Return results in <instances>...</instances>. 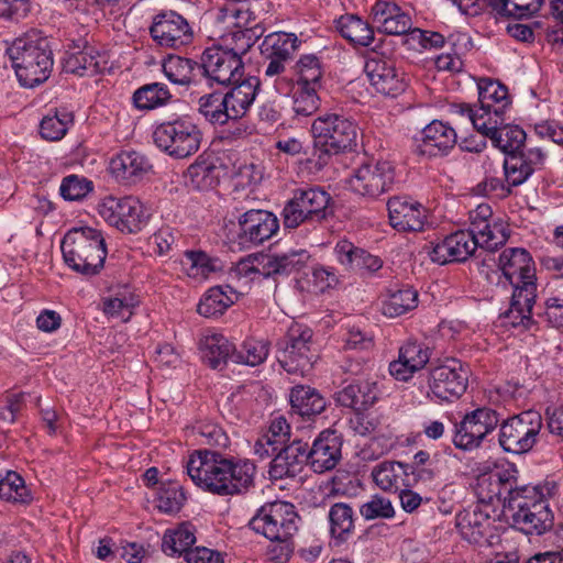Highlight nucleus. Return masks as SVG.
Returning <instances> with one entry per match:
<instances>
[{"mask_svg": "<svg viewBox=\"0 0 563 563\" xmlns=\"http://www.w3.org/2000/svg\"><path fill=\"white\" fill-rule=\"evenodd\" d=\"M172 99L168 87L162 82L146 84L136 89L132 96L133 104L139 110H154L166 106Z\"/></svg>", "mask_w": 563, "mask_h": 563, "instance_id": "nucleus-41", "label": "nucleus"}, {"mask_svg": "<svg viewBox=\"0 0 563 563\" xmlns=\"http://www.w3.org/2000/svg\"><path fill=\"white\" fill-rule=\"evenodd\" d=\"M184 467L198 487L222 497L246 494L255 485L256 466L253 462L225 457L214 451L192 452Z\"/></svg>", "mask_w": 563, "mask_h": 563, "instance_id": "nucleus-1", "label": "nucleus"}, {"mask_svg": "<svg viewBox=\"0 0 563 563\" xmlns=\"http://www.w3.org/2000/svg\"><path fill=\"white\" fill-rule=\"evenodd\" d=\"M477 249L484 250L479 239L470 230H460L438 243L430 256L433 262L441 265L450 262H464L474 255Z\"/></svg>", "mask_w": 563, "mask_h": 563, "instance_id": "nucleus-22", "label": "nucleus"}, {"mask_svg": "<svg viewBox=\"0 0 563 563\" xmlns=\"http://www.w3.org/2000/svg\"><path fill=\"white\" fill-rule=\"evenodd\" d=\"M341 438L335 431H322L309 445L306 442L308 466L318 474L333 470L341 459Z\"/></svg>", "mask_w": 563, "mask_h": 563, "instance_id": "nucleus-23", "label": "nucleus"}, {"mask_svg": "<svg viewBox=\"0 0 563 563\" xmlns=\"http://www.w3.org/2000/svg\"><path fill=\"white\" fill-rule=\"evenodd\" d=\"M377 400V388L374 383H352L335 394V401L343 407L355 411L369 408Z\"/></svg>", "mask_w": 563, "mask_h": 563, "instance_id": "nucleus-32", "label": "nucleus"}, {"mask_svg": "<svg viewBox=\"0 0 563 563\" xmlns=\"http://www.w3.org/2000/svg\"><path fill=\"white\" fill-rule=\"evenodd\" d=\"M332 198L319 186H303L292 190L291 198L283 209V221L287 229H296L301 224H319L331 213Z\"/></svg>", "mask_w": 563, "mask_h": 563, "instance_id": "nucleus-5", "label": "nucleus"}, {"mask_svg": "<svg viewBox=\"0 0 563 563\" xmlns=\"http://www.w3.org/2000/svg\"><path fill=\"white\" fill-rule=\"evenodd\" d=\"M150 33L162 47L180 48L191 43L194 32L187 20L176 11H162L153 18Z\"/></svg>", "mask_w": 563, "mask_h": 563, "instance_id": "nucleus-17", "label": "nucleus"}, {"mask_svg": "<svg viewBox=\"0 0 563 563\" xmlns=\"http://www.w3.org/2000/svg\"><path fill=\"white\" fill-rule=\"evenodd\" d=\"M310 260L307 250H291L283 254H268L262 257L258 266H254L250 261H240L234 269L236 275L245 277L251 274H258L264 278H277L298 273L305 268Z\"/></svg>", "mask_w": 563, "mask_h": 563, "instance_id": "nucleus-15", "label": "nucleus"}, {"mask_svg": "<svg viewBox=\"0 0 563 563\" xmlns=\"http://www.w3.org/2000/svg\"><path fill=\"white\" fill-rule=\"evenodd\" d=\"M542 428L543 419L540 412L522 411L500 423L499 444L509 453H528L538 442Z\"/></svg>", "mask_w": 563, "mask_h": 563, "instance_id": "nucleus-8", "label": "nucleus"}, {"mask_svg": "<svg viewBox=\"0 0 563 563\" xmlns=\"http://www.w3.org/2000/svg\"><path fill=\"white\" fill-rule=\"evenodd\" d=\"M200 76L209 87L214 85L229 87L244 78L245 67L236 53L223 47H208L200 57Z\"/></svg>", "mask_w": 563, "mask_h": 563, "instance_id": "nucleus-11", "label": "nucleus"}, {"mask_svg": "<svg viewBox=\"0 0 563 563\" xmlns=\"http://www.w3.org/2000/svg\"><path fill=\"white\" fill-rule=\"evenodd\" d=\"M364 70L374 89L384 96L395 98L406 90L404 74L390 58L374 55L366 60Z\"/></svg>", "mask_w": 563, "mask_h": 563, "instance_id": "nucleus-20", "label": "nucleus"}, {"mask_svg": "<svg viewBox=\"0 0 563 563\" xmlns=\"http://www.w3.org/2000/svg\"><path fill=\"white\" fill-rule=\"evenodd\" d=\"M267 355L268 344L265 341L247 339L241 344L239 350L235 347L233 362L256 366L262 364L267 358Z\"/></svg>", "mask_w": 563, "mask_h": 563, "instance_id": "nucleus-53", "label": "nucleus"}, {"mask_svg": "<svg viewBox=\"0 0 563 563\" xmlns=\"http://www.w3.org/2000/svg\"><path fill=\"white\" fill-rule=\"evenodd\" d=\"M201 357L210 367L218 368L228 360L233 362L235 345L224 335L214 333L205 336L200 343Z\"/></svg>", "mask_w": 563, "mask_h": 563, "instance_id": "nucleus-38", "label": "nucleus"}, {"mask_svg": "<svg viewBox=\"0 0 563 563\" xmlns=\"http://www.w3.org/2000/svg\"><path fill=\"white\" fill-rule=\"evenodd\" d=\"M360 514L365 520L390 519L395 516V509L388 498L376 494L360 507Z\"/></svg>", "mask_w": 563, "mask_h": 563, "instance_id": "nucleus-59", "label": "nucleus"}, {"mask_svg": "<svg viewBox=\"0 0 563 563\" xmlns=\"http://www.w3.org/2000/svg\"><path fill=\"white\" fill-rule=\"evenodd\" d=\"M198 112L212 124L223 125L230 121L222 91H213L199 97Z\"/></svg>", "mask_w": 563, "mask_h": 563, "instance_id": "nucleus-46", "label": "nucleus"}, {"mask_svg": "<svg viewBox=\"0 0 563 563\" xmlns=\"http://www.w3.org/2000/svg\"><path fill=\"white\" fill-rule=\"evenodd\" d=\"M542 4L543 0H507L509 12H506V18H530L539 12Z\"/></svg>", "mask_w": 563, "mask_h": 563, "instance_id": "nucleus-63", "label": "nucleus"}, {"mask_svg": "<svg viewBox=\"0 0 563 563\" xmlns=\"http://www.w3.org/2000/svg\"><path fill=\"white\" fill-rule=\"evenodd\" d=\"M470 368L457 358H446L429 373L430 394L441 401L459 399L466 390Z\"/></svg>", "mask_w": 563, "mask_h": 563, "instance_id": "nucleus-14", "label": "nucleus"}, {"mask_svg": "<svg viewBox=\"0 0 563 563\" xmlns=\"http://www.w3.org/2000/svg\"><path fill=\"white\" fill-rule=\"evenodd\" d=\"M271 544L266 548V559L273 563H287L292 554L294 545L291 539H269Z\"/></svg>", "mask_w": 563, "mask_h": 563, "instance_id": "nucleus-62", "label": "nucleus"}, {"mask_svg": "<svg viewBox=\"0 0 563 563\" xmlns=\"http://www.w3.org/2000/svg\"><path fill=\"white\" fill-rule=\"evenodd\" d=\"M93 189L92 183L85 177L69 175L65 177L59 187L65 200L75 201L85 198Z\"/></svg>", "mask_w": 563, "mask_h": 563, "instance_id": "nucleus-61", "label": "nucleus"}, {"mask_svg": "<svg viewBox=\"0 0 563 563\" xmlns=\"http://www.w3.org/2000/svg\"><path fill=\"white\" fill-rule=\"evenodd\" d=\"M186 499V494L177 482L163 483L157 494V508L165 514H176Z\"/></svg>", "mask_w": 563, "mask_h": 563, "instance_id": "nucleus-52", "label": "nucleus"}, {"mask_svg": "<svg viewBox=\"0 0 563 563\" xmlns=\"http://www.w3.org/2000/svg\"><path fill=\"white\" fill-rule=\"evenodd\" d=\"M306 442L295 439L273 457L269 464L268 474L274 481L295 477L308 465Z\"/></svg>", "mask_w": 563, "mask_h": 563, "instance_id": "nucleus-26", "label": "nucleus"}, {"mask_svg": "<svg viewBox=\"0 0 563 563\" xmlns=\"http://www.w3.org/2000/svg\"><path fill=\"white\" fill-rule=\"evenodd\" d=\"M0 497L14 503H27L31 497L24 479L13 471H9L4 478L0 479Z\"/></svg>", "mask_w": 563, "mask_h": 563, "instance_id": "nucleus-56", "label": "nucleus"}, {"mask_svg": "<svg viewBox=\"0 0 563 563\" xmlns=\"http://www.w3.org/2000/svg\"><path fill=\"white\" fill-rule=\"evenodd\" d=\"M499 268L515 289H537L536 267L530 253L521 247H509L499 255Z\"/></svg>", "mask_w": 563, "mask_h": 563, "instance_id": "nucleus-21", "label": "nucleus"}, {"mask_svg": "<svg viewBox=\"0 0 563 563\" xmlns=\"http://www.w3.org/2000/svg\"><path fill=\"white\" fill-rule=\"evenodd\" d=\"M73 123V114L67 111L56 112L54 115H46L40 124V133L47 141H59L63 139Z\"/></svg>", "mask_w": 563, "mask_h": 563, "instance_id": "nucleus-54", "label": "nucleus"}, {"mask_svg": "<svg viewBox=\"0 0 563 563\" xmlns=\"http://www.w3.org/2000/svg\"><path fill=\"white\" fill-rule=\"evenodd\" d=\"M187 275L195 279L208 278L211 273L222 269V262L202 251H187L181 260Z\"/></svg>", "mask_w": 563, "mask_h": 563, "instance_id": "nucleus-42", "label": "nucleus"}, {"mask_svg": "<svg viewBox=\"0 0 563 563\" xmlns=\"http://www.w3.org/2000/svg\"><path fill=\"white\" fill-rule=\"evenodd\" d=\"M357 124L339 113H324L311 125L314 147L332 155L352 150L356 145Z\"/></svg>", "mask_w": 563, "mask_h": 563, "instance_id": "nucleus-7", "label": "nucleus"}, {"mask_svg": "<svg viewBox=\"0 0 563 563\" xmlns=\"http://www.w3.org/2000/svg\"><path fill=\"white\" fill-rule=\"evenodd\" d=\"M335 24L340 34L354 45L368 46L374 40L373 29L357 15L344 14Z\"/></svg>", "mask_w": 563, "mask_h": 563, "instance_id": "nucleus-40", "label": "nucleus"}, {"mask_svg": "<svg viewBox=\"0 0 563 563\" xmlns=\"http://www.w3.org/2000/svg\"><path fill=\"white\" fill-rule=\"evenodd\" d=\"M494 519L479 506L465 509L456 516V527L461 536L471 543L489 544L493 537Z\"/></svg>", "mask_w": 563, "mask_h": 563, "instance_id": "nucleus-30", "label": "nucleus"}, {"mask_svg": "<svg viewBox=\"0 0 563 563\" xmlns=\"http://www.w3.org/2000/svg\"><path fill=\"white\" fill-rule=\"evenodd\" d=\"M60 249L66 265L84 276L98 274L107 256L101 231L90 227L69 230L62 241Z\"/></svg>", "mask_w": 563, "mask_h": 563, "instance_id": "nucleus-4", "label": "nucleus"}, {"mask_svg": "<svg viewBox=\"0 0 563 563\" xmlns=\"http://www.w3.org/2000/svg\"><path fill=\"white\" fill-rule=\"evenodd\" d=\"M418 305V292L411 287L390 290L383 301L382 312L389 318H396L415 309Z\"/></svg>", "mask_w": 563, "mask_h": 563, "instance_id": "nucleus-44", "label": "nucleus"}, {"mask_svg": "<svg viewBox=\"0 0 563 563\" xmlns=\"http://www.w3.org/2000/svg\"><path fill=\"white\" fill-rule=\"evenodd\" d=\"M299 45L295 33L273 32L264 37L261 53L264 58L290 59Z\"/></svg>", "mask_w": 563, "mask_h": 563, "instance_id": "nucleus-39", "label": "nucleus"}, {"mask_svg": "<svg viewBox=\"0 0 563 563\" xmlns=\"http://www.w3.org/2000/svg\"><path fill=\"white\" fill-rule=\"evenodd\" d=\"M362 249L356 247L352 242L347 240H341L334 247V253L339 263L345 266L350 271H354L356 267V261H358V253Z\"/></svg>", "mask_w": 563, "mask_h": 563, "instance_id": "nucleus-64", "label": "nucleus"}, {"mask_svg": "<svg viewBox=\"0 0 563 563\" xmlns=\"http://www.w3.org/2000/svg\"><path fill=\"white\" fill-rule=\"evenodd\" d=\"M498 424L499 415L496 410L489 407L477 408L467 412L460 422L454 424L452 442L459 450H475Z\"/></svg>", "mask_w": 563, "mask_h": 563, "instance_id": "nucleus-13", "label": "nucleus"}, {"mask_svg": "<svg viewBox=\"0 0 563 563\" xmlns=\"http://www.w3.org/2000/svg\"><path fill=\"white\" fill-rule=\"evenodd\" d=\"M395 177V166L391 162H369L353 172L350 177V186L355 194L376 199L393 189Z\"/></svg>", "mask_w": 563, "mask_h": 563, "instance_id": "nucleus-16", "label": "nucleus"}, {"mask_svg": "<svg viewBox=\"0 0 563 563\" xmlns=\"http://www.w3.org/2000/svg\"><path fill=\"white\" fill-rule=\"evenodd\" d=\"M98 57L99 55H95L92 48L66 52L62 60L63 71L78 76L95 75L101 70Z\"/></svg>", "mask_w": 563, "mask_h": 563, "instance_id": "nucleus-43", "label": "nucleus"}, {"mask_svg": "<svg viewBox=\"0 0 563 563\" xmlns=\"http://www.w3.org/2000/svg\"><path fill=\"white\" fill-rule=\"evenodd\" d=\"M526 132L518 125L503 124L492 139L494 146L510 155L523 151Z\"/></svg>", "mask_w": 563, "mask_h": 563, "instance_id": "nucleus-51", "label": "nucleus"}, {"mask_svg": "<svg viewBox=\"0 0 563 563\" xmlns=\"http://www.w3.org/2000/svg\"><path fill=\"white\" fill-rule=\"evenodd\" d=\"M296 85L312 86L321 88L323 66L316 54L301 55L294 66Z\"/></svg>", "mask_w": 563, "mask_h": 563, "instance_id": "nucleus-45", "label": "nucleus"}, {"mask_svg": "<svg viewBox=\"0 0 563 563\" xmlns=\"http://www.w3.org/2000/svg\"><path fill=\"white\" fill-rule=\"evenodd\" d=\"M155 145L175 158L196 154L202 142V132L189 117H179L158 124L153 132Z\"/></svg>", "mask_w": 563, "mask_h": 563, "instance_id": "nucleus-6", "label": "nucleus"}, {"mask_svg": "<svg viewBox=\"0 0 563 563\" xmlns=\"http://www.w3.org/2000/svg\"><path fill=\"white\" fill-rule=\"evenodd\" d=\"M152 170L148 158L134 150H122L109 162V172L123 185H135Z\"/></svg>", "mask_w": 563, "mask_h": 563, "instance_id": "nucleus-25", "label": "nucleus"}, {"mask_svg": "<svg viewBox=\"0 0 563 563\" xmlns=\"http://www.w3.org/2000/svg\"><path fill=\"white\" fill-rule=\"evenodd\" d=\"M515 289L509 310L505 313L507 322L514 327L530 329L533 323L531 313L536 299V288Z\"/></svg>", "mask_w": 563, "mask_h": 563, "instance_id": "nucleus-33", "label": "nucleus"}, {"mask_svg": "<svg viewBox=\"0 0 563 563\" xmlns=\"http://www.w3.org/2000/svg\"><path fill=\"white\" fill-rule=\"evenodd\" d=\"M139 305V299L131 292L121 297H109L103 300V312L112 318H120L126 322L133 314V309Z\"/></svg>", "mask_w": 563, "mask_h": 563, "instance_id": "nucleus-57", "label": "nucleus"}, {"mask_svg": "<svg viewBox=\"0 0 563 563\" xmlns=\"http://www.w3.org/2000/svg\"><path fill=\"white\" fill-rule=\"evenodd\" d=\"M319 87L296 85L292 96V110L296 115L309 117L319 109Z\"/></svg>", "mask_w": 563, "mask_h": 563, "instance_id": "nucleus-55", "label": "nucleus"}, {"mask_svg": "<svg viewBox=\"0 0 563 563\" xmlns=\"http://www.w3.org/2000/svg\"><path fill=\"white\" fill-rule=\"evenodd\" d=\"M478 101L486 109L494 110L500 106L503 112L510 106L507 87L489 78L481 79L478 82Z\"/></svg>", "mask_w": 563, "mask_h": 563, "instance_id": "nucleus-47", "label": "nucleus"}, {"mask_svg": "<svg viewBox=\"0 0 563 563\" xmlns=\"http://www.w3.org/2000/svg\"><path fill=\"white\" fill-rule=\"evenodd\" d=\"M503 514L515 529L528 536H540L553 525V512L539 486H520Z\"/></svg>", "mask_w": 563, "mask_h": 563, "instance_id": "nucleus-3", "label": "nucleus"}, {"mask_svg": "<svg viewBox=\"0 0 563 563\" xmlns=\"http://www.w3.org/2000/svg\"><path fill=\"white\" fill-rule=\"evenodd\" d=\"M200 62L179 55H168L163 62V71L167 79L179 86L189 87L200 75Z\"/></svg>", "mask_w": 563, "mask_h": 563, "instance_id": "nucleus-37", "label": "nucleus"}, {"mask_svg": "<svg viewBox=\"0 0 563 563\" xmlns=\"http://www.w3.org/2000/svg\"><path fill=\"white\" fill-rule=\"evenodd\" d=\"M98 211L104 221L126 234L140 232L148 221L146 209L133 196H108L99 203Z\"/></svg>", "mask_w": 563, "mask_h": 563, "instance_id": "nucleus-12", "label": "nucleus"}, {"mask_svg": "<svg viewBox=\"0 0 563 563\" xmlns=\"http://www.w3.org/2000/svg\"><path fill=\"white\" fill-rule=\"evenodd\" d=\"M260 89V79L254 76L244 77L229 86L223 92L230 121H239L250 111Z\"/></svg>", "mask_w": 563, "mask_h": 563, "instance_id": "nucleus-29", "label": "nucleus"}, {"mask_svg": "<svg viewBox=\"0 0 563 563\" xmlns=\"http://www.w3.org/2000/svg\"><path fill=\"white\" fill-rule=\"evenodd\" d=\"M239 298V294L229 285L211 287L200 299L197 311L206 318L218 317L231 307Z\"/></svg>", "mask_w": 563, "mask_h": 563, "instance_id": "nucleus-34", "label": "nucleus"}, {"mask_svg": "<svg viewBox=\"0 0 563 563\" xmlns=\"http://www.w3.org/2000/svg\"><path fill=\"white\" fill-rule=\"evenodd\" d=\"M19 82L33 88L46 81L52 73L54 59L48 40L37 30H30L16 37L8 47Z\"/></svg>", "mask_w": 563, "mask_h": 563, "instance_id": "nucleus-2", "label": "nucleus"}, {"mask_svg": "<svg viewBox=\"0 0 563 563\" xmlns=\"http://www.w3.org/2000/svg\"><path fill=\"white\" fill-rule=\"evenodd\" d=\"M311 339L309 328L295 323L278 340L277 360L287 373L305 376L311 371L314 357L310 349Z\"/></svg>", "mask_w": 563, "mask_h": 563, "instance_id": "nucleus-9", "label": "nucleus"}, {"mask_svg": "<svg viewBox=\"0 0 563 563\" xmlns=\"http://www.w3.org/2000/svg\"><path fill=\"white\" fill-rule=\"evenodd\" d=\"M468 230L479 239L487 252H495L509 238L506 223L500 219H494L493 210L486 203H481L476 209L470 211Z\"/></svg>", "mask_w": 563, "mask_h": 563, "instance_id": "nucleus-18", "label": "nucleus"}, {"mask_svg": "<svg viewBox=\"0 0 563 563\" xmlns=\"http://www.w3.org/2000/svg\"><path fill=\"white\" fill-rule=\"evenodd\" d=\"M262 29L258 25L239 29L231 33V47L224 51H231L242 58L244 54L255 44L256 40L262 35Z\"/></svg>", "mask_w": 563, "mask_h": 563, "instance_id": "nucleus-60", "label": "nucleus"}, {"mask_svg": "<svg viewBox=\"0 0 563 563\" xmlns=\"http://www.w3.org/2000/svg\"><path fill=\"white\" fill-rule=\"evenodd\" d=\"M295 506L276 500L263 505L250 520V527L267 539H291L298 529Z\"/></svg>", "mask_w": 563, "mask_h": 563, "instance_id": "nucleus-10", "label": "nucleus"}, {"mask_svg": "<svg viewBox=\"0 0 563 563\" xmlns=\"http://www.w3.org/2000/svg\"><path fill=\"white\" fill-rule=\"evenodd\" d=\"M409 466L401 462L383 461L376 464L371 472L375 485L384 492H398L407 486Z\"/></svg>", "mask_w": 563, "mask_h": 563, "instance_id": "nucleus-35", "label": "nucleus"}, {"mask_svg": "<svg viewBox=\"0 0 563 563\" xmlns=\"http://www.w3.org/2000/svg\"><path fill=\"white\" fill-rule=\"evenodd\" d=\"M504 122L505 112H503V107L498 106L497 109L493 110L479 106L476 113L473 114L472 124L483 136L492 140Z\"/></svg>", "mask_w": 563, "mask_h": 563, "instance_id": "nucleus-50", "label": "nucleus"}, {"mask_svg": "<svg viewBox=\"0 0 563 563\" xmlns=\"http://www.w3.org/2000/svg\"><path fill=\"white\" fill-rule=\"evenodd\" d=\"M291 412L302 418L320 415L325 409V400L320 393L305 385H297L289 394Z\"/></svg>", "mask_w": 563, "mask_h": 563, "instance_id": "nucleus-36", "label": "nucleus"}, {"mask_svg": "<svg viewBox=\"0 0 563 563\" xmlns=\"http://www.w3.org/2000/svg\"><path fill=\"white\" fill-rule=\"evenodd\" d=\"M544 159L543 152L538 147L508 155L504 162L505 179L508 187L522 185L543 166ZM507 194H510V188H507Z\"/></svg>", "mask_w": 563, "mask_h": 563, "instance_id": "nucleus-27", "label": "nucleus"}, {"mask_svg": "<svg viewBox=\"0 0 563 563\" xmlns=\"http://www.w3.org/2000/svg\"><path fill=\"white\" fill-rule=\"evenodd\" d=\"M330 532L332 537L345 539L354 530V512L345 503H336L329 510Z\"/></svg>", "mask_w": 563, "mask_h": 563, "instance_id": "nucleus-49", "label": "nucleus"}, {"mask_svg": "<svg viewBox=\"0 0 563 563\" xmlns=\"http://www.w3.org/2000/svg\"><path fill=\"white\" fill-rule=\"evenodd\" d=\"M478 489L482 500L493 503L496 498L503 504V510H506L510 498L515 497L516 493H519L520 486L517 485V477L514 472L503 470L481 478Z\"/></svg>", "mask_w": 563, "mask_h": 563, "instance_id": "nucleus-31", "label": "nucleus"}, {"mask_svg": "<svg viewBox=\"0 0 563 563\" xmlns=\"http://www.w3.org/2000/svg\"><path fill=\"white\" fill-rule=\"evenodd\" d=\"M457 135L449 124L433 120L415 139V152L421 156L435 157L448 155L455 146Z\"/></svg>", "mask_w": 563, "mask_h": 563, "instance_id": "nucleus-24", "label": "nucleus"}, {"mask_svg": "<svg viewBox=\"0 0 563 563\" xmlns=\"http://www.w3.org/2000/svg\"><path fill=\"white\" fill-rule=\"evenodd\" d=\"M400 358L405 360L415 369H422L431 357V350L422 342L409 340L400 346Z\"/></svg>", "mask_w": 563, "mask_h": 563, "instance_id": "nucleus-58", "label": "nucleus"}, {"mask_svg": "<svg viewBox=\"0 0 563 563\" xmlns=\"http://www.w3.org/2000/svg\"><path fill=\"white\" fill-rule=\"evenodd\" d=\"M279 229L277 217L266 210L252 209L239 218L238 241L243 247L262 244Z\"/></svg>", "mask_w": 563, "mask_h": 563, "instance_id": "nucleus-19", "label": "nucleus"}, {"mask_svg": "<svg viewBox=\"0 0 563 563\" xmlns=\"http://www.w3.org/2000/svg\"><path fill=\"white\" fill-rule=\"evenodd\" d=\"M389 222L398 231H421L426 210L421 203L406 197H393L387 202Z\"/></svg>", "mask_w": 563, "mask_h": 563, "instance_id": "nucleus-28", "label": "nucleus"}, {"mask_svg": "<svg viewBox=\"0 0 563 563\" xmlns=\"http://www.w3.org/2000/svg\"><path fill=\"white\" fill-rule=\"evenodd\" d=\"M196 542V537L189 526L181 525L176 530L167 531L162 541V550L165 554L184 555L192 550L191 545Z\"/></svg>", "mask_w": 563, "mask_h": 563, "instance_id": "nucleus-48", "label": "nucleus"}]
</instances>
